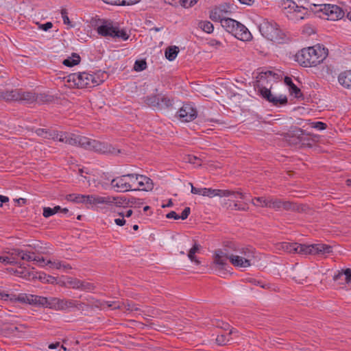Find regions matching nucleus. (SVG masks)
Returning <instances> with one entry per match:
<instances>
[{
  "mask_svg": "<svg viewBox=\"0 0 351 351\" xmlns=\"http://www.w3.org/2000/svg\"><path fill=\"white\" fill-rule=\"evenodd\" d=\"M19 98V89L0 90V99L5 101H18Z\"/></svg>",
  "mask_w": 351,
  "mask_h": 351,
  "instance_id": "18",
  "label": "nucleus"
},
{
  "mask_svg": "<svg viewBox=\"0 0 351 351\" xmlns=\"http://www.w3.org/2000/svg\"><path fill=\"white\" fill-rule=\"evenodd\" d=\"M232 34L241 40H248L251 37V34L247 27L239 22Z\"/></svg>",
  "mask_w": 351,
  "mask_h": 351,
  "instance_id": "19",
  "label": "nucleus"
},
{
  "mask_svg": "<svg viewBox=\"0 0 351 351\" xmlns=\"http://www.w3.org/2000/svg\"><path fill=\"white\" fill-rule=\"evenodd\" d=\"M184 160L191 164H196L197 161H200V159L193 155H187L184 158Z\"/></svg>",
  "mask_w": 351,
  "mask_h": 351,
  "instance_id": "51",
  "label": "nucleus"
},
{
  "mask_svg": "<svg viewBox=\"0 0 351 351\" xmlns=\"http://www.w3.org/2000/svg\"><path fill=\"white\" fill-rule=\"evenodd\" d=\"M60 137V132L58 131H49L48 136H45V138L58 140Z\"/></svg>",
  "mask_w": 351,
  "mask_h": 351,
  "instance_id": "55",
  "label": "nucleus"
},
{
  "mask_svg": "<svg viewBox=\"0 0 351 351\" xmlns=\"http://www.w3.org/2000/svg\"><path fill=\"white\" fill-rule=\"evenodd\" d=\"M198 27L206 33L210 34L213 32V25L208 21H201L198 23Z\"/></svg>",
  "mask_w": 351,
  "mask_h": 351,
  "instance_id": "41",
  "label": "nucleus"
},
{
  "mask_svg": "<svg viewBox=\"0 0 351 351\" xmlns=\"http://www.w3.org/2000/svg\"><path fill=\"white\" fill-rule=\"evenodd\" d=\"M270 198H266L265 197H258L252 199V204L254 206H260L261 207H269Z\"/></svg>",
  "mask_w": 351,
  "mask_h": 351,
  "instance_id": "40",
  "label": "nucleus"
},
{
  "mask_svg": "<svg viewBox=\"0 0 351 351\" xmlns=\"http://www.w3.org/2000/svg\"><path fill=\"white\" fill-rule=\"evenodd\" d=\"M61 14H62V17L64 23L69 25L71 22H70V20L67 15V12L66 11V10H62Z\"/></svg>",
  "mask_w": 351,
  "mask_h": 351,
  "instance_id": "63",
  "label": "nucleus"
},
{
  "mask_svg": "<svg viewBox=\"0 0 351 351\" xmlns=\"http://www.w3.org/2000/svg\"><path fill=\"white\" fill-rule=\"evenodd\" d=\"M136 191H150L154 188L152 180L143 175L136 174Z\"/></svg>",
  "mask_w": 351,
  "mask_h": 351,
  "instance_id": "17",
  "label": "nucleus"
},
{
  "mask_svg": "<svg viewBox=\"0 0 351 351\" xmlns=\"http://www.w3.org/2000/svg\"><path fill=\"white\" fill-rule=\"evenodd\" d=\"M37 100L36 93L29 91H23L19 89V98L18 101H25L27 104H32Z\"/></svg>",
  "mask_w": 351,
  "mask_h": 351,
  "instance_id": "23",
  "label": "nucleus"
},
{
  "mask_svg": "<svg viewBox=\"0 0 351 351\" xmlns=\"http://www.w3.org/2000/svg\"><path fill=\"white\" fill-rule=\"evenodd\" d=\"M81 199H83V202L82 203H86V204H92V205H94V195H84V197H80Z\"/></svg>",
  "mask_w": 351,
  "mask_h": 351,
  "instance_id": "58",
  "label": "nucleus"
},
{
  "mask_svg": "<svg viewBox=\"0 0 351 351\" xmlns=\"http://www.w3.org/2000/svg\"><path fill=\"white\" fill-rule=\"evenodd\" d=\"M249 281L252 285H254L255 286H260L261 287H262L263 289H269L270 288V285L269 284L263 282L258 280L256 279H254V278H252Z\"/></svg>",
  "mask_w": 351,
  "mask_h": 351,
  "instance_id": "50",
  "label": "nucleus"
},
{
  "mask_svg": "<svg viewBox=\"0 0 351 351\" xmlns=\"http://www.w3.org/2000/svg\"><path fill=\"white\" fill-rule=\"evenodd\" d=\"M0 299L12 302H19L22 304L42 306L46 307H78L82 305L80 301L60 299L58 298H45L36 295L20 293L4 294L0 293Z\"/></svg>",
  "mask_w": 351,
  "mask_h": 351,
  "instance_id": "1",
  "label": "nucleus"
},
{
  "mask_svg": "<svg viewBox=\"0 0 351 351\" xmlns=\"http://www.w3.org/2000/svg\"><path fill=\"white\" fill-rule=\"evenodd\" d=\"M44 265H48L49 268L51 269H63V270H68L71 269V267L69 264H65L64 263H62L60 261H47V262L45 261L44 263H43Z\"/></svg>",
  "mask_w": 351,
  "mask_h": 351,
  "instance_id": "28",
  "label": "nucleus"
},
{
  "mask_svg": "<svg viewBox=\"0 0 351 351\" xmlns=\"http://www.w3.org/2000/svg\"><path fill=\"white\" fill-rule=\"evenodd\" d=\"M80 62V56L75 53H73L71 57H69L63 61V64L66 66L71 67L78 64Z\"/></svg>",
  "mask_w": 351,
  "mask_h": 351,
  "instance_id": "38",
  "label": "nucleus"
},
{
  "mask_svg": "<svg viewBox=\"0 0 351 351\" xmlns=\"http://www.w3.org/2000/svg\"><path fill=\"white\" fill-rule=\"evenodd\" d=\"M313 245L298 244L296 243L295 254H312L313 255Z\"/></svg>",
  "mask_w": 351,
  "mask_h": 351,
  "instance_id": "32",
  "label": "nucleus"
},
{
  "mask_svg": "<svg viewBox=\"0 0 351 351\" xmlns=\"http://www.w3.org/2000/svg\"><path fill=\"white\" fill-rule=\"evenodd\" d=\"M43 216L46 218L49 217L53 215H55V212L53 208L49 207H45L43 208Z\"/></svg>",
  "mask_w": 351,
  "mask_h": 351,
  "instance_id": "57",
  "label": "nucleus"
},
{
  "mask_svg": "<svg viewBox=\"0 0 351 351\" xmlns=\"http://www.w3.org/2000/svg\"><path fill=\"white\" fill-rule=\"evenodd\" d=\"M295 245L296 243L282 242L278 243L276 246V248L279 251H283L288 253H295Z\"/></svg>",
  "mask_w": 351,
  "mask_h": 351,
  "instance_id": "30",
  "label": "nucleus"
},
{
  "mask_svg": "<svg viewBox=\"0 0 351 351\" xmlns=\"http://www.w3.org/2000/svg\"><path fill=\"white\" fill-rule=\"evenodd\" d=\"M136 173H128L117 176L110 182V185L117 192L136 191Z\"/></svg>",
  "mask_w": 351,
  "mask_h": 351,
  "instance_id": "4",
  "label": "nucleus"
},
{
  "mask_svg": "<svg viewBox=\"0 0 351 351\" xmlns=\"http://www.w3.org/2000/svg\"><path fill=\"white\" fill-rule=\"evenodd\" d=\"M281 6L284 13L289 19L293 21L303 19L295 0H283Z\"/></svg>",
  "mask_w": 351,
  "mask_h": 351,
  "instance_id": "11",
  "label": "nucleus"
},
{
  "mask_svg": "<svg viewBox=\"0 0 351 351\" xmlns=\"http://www.w3.org/2000/svg\"><path fill=\"white\" fill-rule=\"evenodd\" d=\"M238 23V21L228 17H226L225 19L222 20L221 23V26L225 28L227 32L231 34L234 32V30L237 26Z\"/></svg>",
  "mask_w": 351,
  "mask_h": 351,
  "instance_id": "31",
  "label": "nucleus"
},
{
  "mask_svg": "<svg viewBox=\"0 0 351 351\" xmlns=\"http://www.w3.org/2000/svg\"><path fill=\"white\" fill-rule=\"evenodd\" d=\"M237 194L239 195V197L241 199L244 198V194L239 191H234L231 190H222V189H217L216 196L219 197H230L231 195H234Z\"/></svg>",
  "mask_w": 351,
  "mask_h": 351,
  "instance_id": "37",
  "label": "nucleus"
},
{
  "mask_svg": "<svg viewBox=\"0 0 351 351\" xmlns=\"http://www.w3.org/2000/svg\"><path fill=\"white\" fill-rule=\"evenodd\" d=\"M228 11L224 6L216 7L210 12V19L213 21H219L221 23L222 20L227 17Z\"/></svg>",
  "mask_w": 351,
  "mask_h": 351,
  "instance_id": "20",
  "label": "nucleus"
},
{
  "mask_svg": "<svg viewBox=\"0 0 351 351\" xmlns=\"http://www.w3.org/2000/svg\"><path fill=\"white\" fill-rule=\"evenodd\" d=\"M178 117L182 121L189 122L197 117V110L191 104H186L178 112Z\"/></svg>",
  "mask_w": 351,
  "mask_h": 351,
  "instance_id": "14",
  "label": "nucleus"
},
{
  "mask_svg": "<svg viewBox=\"0 0 351 351\" xmlns=\"http://www.w3.org/2000/svg\"><path fill=\"white\" fill-rule=\"evenodd\" d=\"M147 68V62L144 60H136L134 65L135 71H142Z\"/></svg>",
  "mask_w": 351,
  "mask_h": 351,
  "instance_id": "46",
  "label": "nucleus"
},
{
  "mask_svg": "<svg viewBox=\"0 0 351 351\" xmlns=\"http://www.w3.org/2000/svg\"><path fill=\"white\" fill-rule=\"evenodd\" d=\"M320 11L324 15L326 16L327 20L337 21L342 19L344 16L345 12L338 5L325 4L323 8L320 9Z\"/></svg>",
  "mask_w": 351,
  "mask_h": 351,
  "instance_id": "12",
  "label": "nucleus"
},
{
  "mask_svg": "<svg viewBox=\"0 0 351 351\" xmlns=\"http://www.w3.org/2000/svg\"><path fill=\"white\" fill-rule=\"evenodd\" d=\"M300 142L299 145L301 147H312L314 143L313 139L308 134H306L303 130L302 135L301 136Z\"/></svg>",
  "mask_w": 351,
  "mask_h": 351,
  "instance_id": "39",
  "label": "nucleus"
},
{
  "mask_svg": "<svg viewBox=\"0 0 351 351\" xmlns=\"http://www.w3.org/2000/svg\"><path fill=\"white\" fill-rule=\"evenodd\" d=\"M328 56V49L319 45L302 49L296 54L297 61L304 67L316 66Z\"/></svg>",
  "mask_w": 351,
  "mask_h": 351,
  "instance_id": "2",
  "label": "nucleus"
},
{
  "mask_svg": "<svg viewBox=\"0 0 351 351\" xmlns=\"http://www.w3.org/2000/svg\"><path fill=\"white\" fill-rule=\"evenodd\" d=\"M76 136L77 134L73 133L60 132V137L58 138V141L75 146L77 143Z\"/></svg>",
  "mask_w": 351,
  "mask_h": 351,
  "instance_id": "25",
  "label": "nucleus"
},
{
  "mask_svg": "<svg viewBox=\"0 0 351 351\" xmlns=\"http://www.w3.org/2000/svg\"><path fill=\"white\" fill-rule=\"evenodd\" d=\"M143 204V202L141 199L133 197L128 199V206L130 207L139 208Z\"/></svg>",
  "mask_w": 351,
  "mask_h": 351,
  "instance_id": "45",
  "label": "nucleus"
},
{
  "mask_svg": "<svg viewBox=\"0 0 351 351\" xmlns=\"http://www.w3.org/2000/svg\"><path fill=\"white\" fill-rule=\"evenodd\" d=\"M76 143L75 146H80L87 150L99 152H105V145L104 143L84 136L77 134Z\"/></svg>",
  "mask_w": 351,
  "mask_h": 351,
  "instance_id": "7",
  "label": "nucleus"
},
{
  "mask_svg": "<svg viewBox=\"0 0 351 351\" xmlns=\"http://www.w3.org/2000/svg\"><path fill=\"white\" fill-rule=\"evenodd\" d=\"M283 200L278 198H270L269 207L270 208L278 210L282 208Z\"/></svg>",
  "mask_w": 351,
  "mask_h": 351,
  "instance_id": "43",
  "label": "nucleus"
},
{
  "mask_svg": "<svg viewBox=\"0 0 351 351\" xmlns=\"http://www.w3.org/2000/svg\"><path fill=\"white\" fill-rule=\"evenodd\" d=\"M265 80L263 75L261 74L258 80V86L261 95L274 106H284L288 102L287 97L285 95H274L269 88L263 86V81Z\"/></svg>",
  "mask_w": 351,
  "mask_h": 351,
  "instance_id": "6",
  "label": "nucleus"
},
{
  "mask_svg": "<svg viewBox=\"0 0 351 351\" xmlns=\"http://www.w3.org/2000/svg\"><path fill=\"white\" fill-rule=\"evenodd\" d=\"M98 33L103 36H110L112 38H120L123 40L128 39L129 36L125 31L119 29L110 25H103L98 27Z\"/></svg>",
  "mask_w": 351,
  "mask_h": 351,
  "instance_id": "10",
  "label": "nucleus"
},
{
  "mask_svg": "<svg viewBox=\"0 0 351 351\" xmlns=\"http://www.w3.org/2000/svg\"><path fill=\"white\" fill-rule=\"evenodd\" d=\"M311 125L312 128L317 129L319 130H325L327 127L326 123L321 122V121L313 122L311 123Z\"/></svg>",
  "mask_w": 351,
  "mask_h": 351,
  "instance_id": "52",
  "label": "nucleus"
},
{
  "mask_svg": "<svg viewBox=\"0 0 351 351\" xmlns=\"http://www.w3.org/2000/svg\"><path fill=\"white\" fill-rule=\"evenodd\" d=\"M295 1L299 10V12H300V14H301L304 19L306 16L308 15V10L311 8V0H295Z\"/></svg>",
  "mask_w": 351,
  "mask_h": 351,
  "instance_id": "24",
  "label": "nucleus"
},
{
  "mask_svg": "<svg viewBox=\"0 0 351 351\" xmlns=\"http://www.w3.org/2000/svg\"><path fill=\"white\" fill-rule=\"evenodd\" d=\"M239 247L240 246L235 242L226 241L223 243V247L221 248V251L230 258L232 255L237 254Z\"/></svg>",
  "mask_w": 351,
  "mask_h": 351,
  "instance_id": "21",
  "label": "nucleus"
},
{
  "mask_svg": "<svg viewBox=\"0 0 351 351\" xmlns=\"http://www.w3.org/2000/svg\"><path fill=\"white\" fill-rule=\"evenodd\" d=\"M208 44L210 45V46H212V47H215L216 48H218L219 47L221 46V43L216 39H211L209 40V42L208 43Z\"/></svg>",
  "mask_w": 351,
  "mask_h": 351,
  "instance_id": "64",
  "label": "nucleus"
},
{
  "mask_svg": "<svg viewBox=\"0 0 351 351\" xmlns=\"http://www.w3.org/2000/svg\"><path fill=\"white\" fill-rule=\"evenodd\" d=\"M306 206L304 205H299L296 203L289 202V201H284L282 203V208L285 210H290V211H297V212H302L305 210Z\"/></svg>",
  "mask_w": 351,
  "mask_h": 351,
  "instance_id": "26",
  "label": "nucleus"
},
{
  "mask_svg": "<svg viewBox=\"0 0 351 351\" xmlns=\"http://www.w3.org/2000/svg\"><path fill=\"white\" fill-rule=\"evenodd\" d=\"M111 5H129L138 3L140 0H102Z\"/></svg>",
  "mask_w": 351,
  "mask_h": 351,
  "instance_id": "35",
  "label": "nucleus"
},
{
  "mask_svg": "<svg viewBox=\"0 0 351 351\" xmlns=\"http://www.w3.org/2000/svg\"><path fill=\"white\" fill-rule=\"evenodd\" d=\"M303 130L298 127H291L290 130L283 134L284 138L291 145H298L300 144Z\"/></svg>",
  "mask_w": 351,
  "mask_h": 351,
  "instance_id": "15",
  "label": "nucleus"
},
{
  "mask_svg": "<svg viewBox=\"0 0 351 351\" xmlns=\"http://www.w3.org/2000/svg\"><path fill=\"white\" fill-rule=\"evenodd\" d=\"M66 284L73 289H80L82 280L74 278H68Z\"/></svg>",
  "mask_w": 351,
  "mask_h": 351,
  "instance_id": "42",
  "label": "nucleus"
},
{
  "mask_svg": "<svg viewBox=\"0 0 351 351\" xmlns=\"http://www.w3.org/2000/svg\"><path fill=\"white\" fill-rule=\"evenodd\" d=\"M313 255H326L332 252V247L323 243L313 244Z\"/></svg>",
  "mask_w": 351,
  "mask_h": 351,
  "instance_id": "22",
  "label": "nucleus"
},
{
  "mask_svg": "<svg viewBox=\"0 0 351 351\" xmlns=\"http://www.w3.org/2000/svg\"><path fill=\"white\" fill-rule=\"evenodd\" d=\"M12 254L20 256L21 258L24 261H35L40 266H43V263H45L44 258L36 256L34 252L31 253L20 249H14Z\"/></svg>",
  "mask_w": 351,
  "mask_h": 351,
  "instance_id": "16",
  "label": "nucleus"
},
{
  "mask_svg": "<svg viewBox=\"0 0 351 351\" xmlns=\"http://www.w3.org/2000/svg\"><path fill=\"white\" fill-rule=\"evenodd\" d=\"M200 248V245L195 242L192 247L189 250L187 254L189 258L197 265L200 264V261L196 258L195 254L199 251Z\"/></svg>",
  "mask_w": 351,
  "mask_h": 351,
  "instance_id": "34",
  "label": "nucleus"
},
{
  "mask_svg": "<svg viewBox=\"0 0 351 351\" xmlns=\"http://www.w3.org/2000/svg\"><path fill=\"white\" fill-rule=\"evenodd\" d=\"M110 205L114 204L117 206H128V199L125 197H112L110 196Z\"/></svg>",
  "mask_w": 351,
  "mask_h": 351,
  "instance_id": "36",
  "label": "nucleus"
},
{
  "mask_svg": "<svg viewBox=\"0 0 351 351\" xmlns=\"http://www.w3.org/2000/svg\"><path fill=\"white\" fill-rule=\"evenodd\" d=\"M110 196H99L94 195V205L108 204L110 205Z\"/></svg>",
  "mask_w": 351,
  "mask_h": 351,
  "instance_id": "44",
  "label": "nucleus"
},
{
  "mask_svg": "<svg viewBox=\"0 0 351 351\" xmlns=\"http://www.w3.org/2000/svg\"><path fill=\"white\" fill-rule=\"evenodd\" d=\"M284 81L285 84L289 86L291 95H294L295 97H300L302 95L300 89L293 84L291 77H285Z\"/></svg>",
  "mask_w": 351,
  "mask_h": 351,
  "instance_id": "29",
  "label": "nucleus"
},
{
  "mask_svg": "<svg viewBox=\"0 0 351 351\" xmlns=\"http://www.w3.org/2000/svg\"><path fill=\"white\" fill-rule=\"evenodd\" d=\"M229 341L224 335H218L216 338V342L218 345H225Z\"/></svg>",
  "mask_w": 351,
  "mask_h": 351,
  "instance_id": "54",
  "label": "nucleus"
},
{
  "mask_svg": "<svg viewBox=\"0 0 351 351\" xmlns=\"http://www.w3.org/2000/svg\"><path fill=\"white\" fill-rule=\"evenodd\" d=\"M261 34L271 41H280L283 38V34L278 24L272 21L263 19L259 25Z\"/></svg>",
  "mask_w": 351,
  "mask_h": 351,
  "instance_id": "5",
  "label": "nucleus"
},
{
  "mask_svg": "<svg viewBox=\"0 0 351 351\" xmlns=\"http://www.w3.org/2000/svg\"><path fill=\"white\" fill-rule=\"evenodd\" d=\"M0 262L6 263V264H14L15 263L14 258L8 257V256H0Z\"/></svg>",
  "mask_w": 351,
  "mask_h": 351,
  "instance_id": "60",
  "label": "nucleus"
},
{
  "mask_svg": "<svg viewBox=\"0 0 351 351\" xmlns=\"http://www.w3.org/2000/svg\"><path fill=\"white\" fill-rule=\"evenodd\" d=\"M49 133V131L43 129V128H38L36 130V134L38 136H41L44 138H45V136H48Z\"/></svg>",
  "mask_w": 351,
  "mask_h": 351,
  "instance_id": "61",
  "label": "nucleus"
},
{
  "mask_svg": "<svg viewBox=\"0 0 351 351\" xmlns=\"http://www.w3.org/2000/svg\"><path fill=\"white\" fill-rule=\"evenodd\" d=\"M252 255L247 252L243 256H239L237 254L232 255L230 258V263L235 267L246 268L252 265Z\"/></svg>",
  "mask_w": 351,
  "mask_h": 351,
  "instance_id": "13",
  "label": "nucleus"
},
{
  "mask_svg": "<svg viewBox=\"0 0 351 351\" xmlns=\"http://www.w3.org/2000/svg\"><path fill=\"white\" fill-rule=\"evenodd\" d=\"M338 81L346 88H351V71H344L339 74Z\"/></svg>",
  "mask_w": 351,
  "mask_h": 351,
  "instance_id": "27",
  "label": "nucleus"
},
{
  "mask_svg": "<svg viewBox=\"0 0 351 351\" xmlns=\"http://www.w3.org/2000/svg\"><path fill=\"white\" fill-rule=\"evenodd\" d=\"M145 103L154 108L158 109L167 108L172 106L173 100L163 94H156L146 97Z\"/></svg>",
  "mask_w": 351,
  "mask_h": 351,
  "instance_id": "9",
  "label": "nucleus"
},
{
  "mask_svg": "<svg viewBox=\"0 0 351 351\" xmlns=\"http://www.w3.org/2000/svg\"><path fill=\"white\" fill-rule=\"evenodd\" d=\"M108 78L105 71H99L95 74L88 73H74L68 76V82L79 88H92L103 83Z\"/></svg>",
  "mask_w": 351,
  "mask_h": 351,
  "instance_id": "3",
  "label": "nucleus"
},
{
  "mask_svg": "<svg viewBox=\"0 0 351 351\" xmlns=\"http://www.w3.org/2000/svg\"><path fill=\"white\" fill-rule=\"evenodd\" d=\"M94 288L95 286L93 284L85 281H82L80 289L85 291H92L94 289Z\"/></svg>",
  "mask_w": 351,
  "mask_h": 351,
  "instance_id": "53",
  "label": "nucleus"
},
{
  "mask_svg": "<svg viewBox=\"0 0 351 351\" xmlns=\"http://www.w3.org/2000/svg\"><path fill=\"white\" fill-rule=\"evenodd\" d=\"M179 51V48L177 46H169L165 49V58L169 61H173L177 57Z\"/></svg>",
  "mask_w": 351,
  "mask_h": 351,
  "instance_id": "33",
  "label": "nucleus"
},
{
  "mask_svg": "<svg viewBox=\"0 0 351 351\" xmlns=\"http://www.w3.org/2000/svg\"><path fill=\"white\" fill-rule=\"evenodd\" d=\"M228 260L229 257L224 254L221 249L215 250L213 256V262L211 263V269L219 273V274H224L228 266Z\"/></svg>",
  "mask_w": 351,
  "mask_h": 351,
  "instance_id": "8",
  "label": "nucleus"
},
{
  "mask_svg": "<svg viewBox=\"0 0 351 351\" xmlns=\"http://www.w3.org/2000/svg\"><path fill=\"white\" fill-rule=\"evenodd\" d=\"M345 281L347 284H351V269L347 268L344 269Z\"/></svg>",
  "mask_w": 351,
  "mask_h": 351,
  "instance_id": "59",
  "label": "nucleus"
},
{
  "mask_svg": "<svg viewBox=\"0 0 351 351\" xmlns=\"http://www.w3.org/2000/svg\"><path fill=\"white\" fill-rule=\"evenodd\" d=\"M190 212H191L190 208L189 207H186L183 210L181 215H180V219H182V220L186 219L189 217V215L190 214Z\"/></svg>",
  "mask_w": 351,
  "mask_h": 351,
  "instance_id": "62",
  "label": "nucleus"
},
{
  "mask_svg": "<svg viewBox=\"0 0 351 351\" xmlns=\"http://www.w3.org/2000/svg\"><path fill=\"white\" fill-rule=\"evenodd\" d=\"M197 0H182L181 5L184 8H190L197 3Z\"/></svg>",
  "mask_w": 351,
  "mask_h": 351,
  "instance_id": "56",
  "label": "nucleus"
},
{
  "mask_svg": "<svg viewBox=\"0 0 351 351\" xmlns=\"http://www.w3.org/2000/svg\"><path fill=\"white\" fill-rule=\"evenodd\" d=\"M247 252L252 255L253 259L254 258V251L252 248L239 247V249L237 252V255L239 256H243V254H247Z\"/></svg>",
  "mask_w": 351,
  "mask_h": 351,
  "instance_id": "48",
  "label": "nucleus"
},
{
  "mask_svg": "<svg viewBox=\"0 0 351 351\" xmlns=\"http://www.w3.org/2000/svg\"><path fill=\"white\" fill-rule=\"evenodd\" d=\"M82 197H84V195L69 194L66 196V199L77 203H82L83 199L80 198Z\"/></svg>",
  "mask_w": 351,
  "mask_h": 351,
  "instance_id": "49",
  "label": "nucleus"
},
{
  "mask_svg": "<svg viewBox=\"0 0 351 351\" xmlns=\"http://www.w3.org/2000/svg\"><path fill=\"white\" fill-rule=\"evenodd\" d=\"M216 193L217 189H213L211 188H203V192L202 193V195L212 198L216 197Z\"/></svg>",
  "mask_w": 351,
  "mask_h": 351,
  "instance_id": "47",
  "label": "nucleus"
}]
</instances>
